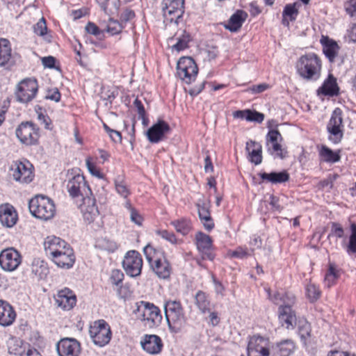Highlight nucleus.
Masks as SVG:
<instances>
[{
  "mask_svg": "<svg viewBox=\"0 0 356 356\" xmlns=\"http://www.w3.org/2000/svg\"><path fill=\"white\" fill-rule=\"evenodd\" d=\"M204 227L207 231H211L214 227V222L211 215L200 219Z\"/></svg>",
  "mask_w": 356,
  "mask_h": 356,
  "instance_id": "obj_64",
  "label": "nucleus"
},
{
  "mask_svg": "<svg viewBox=\"0 0 356 356\" xmlns=\"http://www.w3.org/2000/svg\"><path fill=\"white\" fill-rule=\"evenodd\" d=\"M135 13L134 10L126 8L120 15V23L122 24V25L127 24L128 22L131 21L135 17Z\"/></svg>",
  "mask_w": 356,
  "mask_h": 356,
  "instance_id": "obj_57",
  "label": "nucleus"
},
{
  "mask_svg": "<svg viewBox=\"0 0 356 356\" xmlns=\"http://www.w3.org/2000/svg\"><path fill=\"white\" fill-rule=\"evenodd\" d=\"M190 41V35L184 33L182 36L178 38L176 44L172 46V48L178 51L184 50L188 47V42Z\"/></svg>",
  "mask_w": 356,
  "mask_h": 356,
  "instance_id": "obj_50",
  "label": "nucleus"
},
{
  "mask_svg": "<svg viewBox=\"0 0 356 356\" xmlns=\"http://www.w3.org/2000/svg\"><path fill=\"white\" fill-rule=\"evenodd\" d=\"M195 245L198 251L202 254L203 259L212 261L214 259L211 252L212 239L209 235L202 232H197L195 235Z\"/></svg>",
  "mask_w": 356,
  "mask_h": 356,
  "instance_id": "obj_19",
  "label": "nucleus"
},
{
  "mask_svg": "<svg viewBox=\"0 0 356 356\" xmlns=\"http://www.w3.org/2000/svg\"><path fill=\"white\" fill-rule=\"evenodd\" d=\"M32 271L39 278L42 279L44 277V276L46 275L47 273L48 272V269L43 264H41L40 266H38L37 265H33V268H32Z\"/></svg>",
  "mask_w": 356,
  "mask_h": 356,
  "instance_id": "obj_61",
  "label": "nucleus"
},
{
  "mask_svg": "<svg viewBox=\"0 0 356 356\" xmlns=\"http://www.w3.org/2000/svg\"><path fill=\"white\" fill-rule=\"evenodd\" d=\"M170 131L169 124L163 120H159L147 131L146 135L152 143H157L163 140L165 135Z\"/></svg>",
  "mask_w": 356,
  "mask_h": 356,
  "instance_id": "obj_17",
  "label": "nucleus"
},
{
  "mask_svg": "<svg viewBox=\"0 0 356 356\" xmlns=\"http://www.w3.org/2000/svg\"><path fill=\"white\" fill-rule=\"evenodd\" d=\"M296 3H289L284 6L283 13H282V24L285 26H289V22L286 19L289 17V20L293 22L295 21L298 15V10L296 8Z\"/></svg>",
  "mask_w": 356,
  "mask_h": 356,
  "instance_id": "obj_39",
  "label": "nucleus"
},
{
  "mask_svg": "<svg viewBox=\"0 0 356 356\" xmlns=\"http://www.w3.org/2000/svg\"><path fill=\"white\" fill-rule=\"evenodd\" d=\"M267 293L269 299L276 305H289L296 302V296L291 292L276 291L271 294L270 290L268 289Z\"/></svg>",
  "mask_w": 356,
  "mask_h": 356,
  "instance_id": "obj_34",
  "label": "nucleus"
},
{
  "mask_svg": "<svg viewBox=\"0 0 356 356\" xmlns=\"http://www.w3.org/2000/svg\"><path fill=\"white\" fill-rule=\"evenodd\" d=\"M85 29L87 33L92 34L93 35H95V36H97L101 33V31L99 29V27L93 22H89L86 24Z\"/></svg>",
  "mask_w": 356,
  "mask_h": 356,
  "instance_id": "obj_63",
  "label": "nucleus"
},
{
  "mask_svg": "<svg viewBox=\"0 0 356 356\" xmlns=\"http://www.w3.org/2000/svg\"><path fill=\"white\" fill-rule=\"evenodd\" d=\"M10 171L13 179L22 184H29L34 177L33 165L28 161L15 162L11 166Z\"/></svg>",
  "mask_w": 356,
  "mask_h": 356,
  "instance_id": "obj_13",
  "label": "nucleus"
},
{
  "mask_svg": "<svg viewBox=\"0 0 356 356\" xmlns=\"http://www.w3.org/2000/svg\"><path fill=\"white\" fill-rule=\"evenodd\" d=\"M10 106V100L8 98L3 100L1 103H0V126L5 120V115L8 111V109Z\"/></svg>",
  "mask_w": 356,
  "mask_h": 356,
  "instance_id": "obj_60",
  "label": "nucleus"
},
{
  "mask_svg": "<svg viewBox=\"0 0 356 356\" xmlns=\"http://www.w3.org/2000/svg\"><path fill=\"white\" fill-rule=\"evenodd\" d=\"M243 15H247L242 10H237L233 14L227 23L225 25V28L231 32H236L242 26L243 22L245 20V17Z\"/></svg>",
  "mask_w": 356,
  "mask_h": 356,
  "instance_id": "obj_36",
  "label": "nucleus"
},
{
  "mask_svg": "<svg viewBox=\"0 0 356 356\" xmlns=\"http://www.w3.org/2000/svg\"><path fill=\"white\" fill-rule=\"evenodd\" d=\"M29 209L33 216L43 220L52 218L56 212L54 202L44 195H36L31 199Z\"/></svg>",
  "mask_w": 356,
  "mask_h": 356,
  "instance_id": "obj_5",
  "label": "nucleus"
},
{
  "mask_svg": "<svg viewBox=\"0 0 356 356\" xmlns=\"http://www.w3.org/2000/svg\"><path fill=\"white\" fill-rule=\"evenodd\" d=\"M299 75L307 81H316L321 76V60L313 53L302 56L296 64Z\"/></svg>",
  "mask_w": 356,
  "mask_h": 356,
  "instance_id": "obj_4",
  "label": "nucleus"
},
{
  "mask_svg": "<svg viewBox=\"0 0 356 356\" xmlns=\"http://www.w3.org/2000/svg\"><path fill=\"white\" fill-rule=\"evenodd\" d=\"M124 27V26L118 20L110 18L106 31L111 35H114L119 34Z\"/></svg>",
  "mask_w": 356,
  "mask_h": 356,
  "instance_id": "obj_46",
  "label": "nucleus"
},
{
  "mask_svg": "<svg viewBox=\"0 0 356 356\" xmlns=\"http://www.w3.org/2000/svg\"><path fill=\"white\" fill-rule=\"evenodd\" d=\"M350 231L351 233L346 251L348 254H354L356 253V223H351Z\"/></svg>",
  "mask_w": 356,
  "mask_h": 356,
  "instance_id": "obj_43",
  "label": "nucleus"
},
{
  "mask_svg": "<svg viewBox=\"0 0 356 356\" xmlns=\"http://www.w3.org/2000/svg\"><path fill=\"white\" fill-rule=\"evenodd\" d=\"M56 350L59 356H79L81 345L74 338H65L57 343Z\"/></svg>",
  "mask_w": 356,
  "mask_h": 356,
  "instance_id": "obj_16",
  "label": "nucleus"
},
{
  "mask_svg": "<svg viewBox=\"0 0 356 356\" xmlns=\"http://www.w3.org/2000/svg\"><path fill=\"white\" fill-rule=\"evenodd\" d=\"M246 151L248 152L249 161L255 165L262 162V147L260 143L250 140L246 143Z\"/></svg>",
  "mask_w": 356,
  "mask_h": 356,
  "instance_id": "obj_33",
  "label": "nucleus"
},
{
  "mask_svg": "<svg viewBox=\"0 0 356 356\" xmlns=\"http://www.w3.org/2000/svg\"><path fill=\"white\" fill-rule=\"evenodd\" d=\"M124 277V273L120 270L113 269L111 272L108 281L113 286L116 287L118 293H120V291L122 286Z\"/></svg>",
  "mask_w": 356,
  "mask_h": 356,
  "instance_id": "obj_42",
  "label": "nucleus"
},
{
  "mask_svg": "<svg viewBox=\"0 0 356 356\" xmlns=\"http://www.w3.org/2000/svg\"><path fill=\"white\" fill-rule=\"evenodd\" d=\"M296 345L291 339L282 340L272 346V356H290L295 350Z\"/></svg>",
  "mask_w": 356,
  "mask_h": 356,
  "instance_id": "obj_28",
  "label": "nucleus"
},
{
  "mask_svg": "<svg viewBox=\"0 0 356 356\" xmlns=\"http://www.w3.org/2000/svg\"><path fill=\"white\" fill-rule=\"evenodd\" d=\"M15 134L21 143L35 145L39 139V128L32 122H22L16 129Z\"/></svg>",
  "mask_w": 356,
  "mask_h": 356,
  "instance_id": "obj_8",
  "label": "nucleus"
},
{
  "mask_svg": "<svg viewBox=\"0 0 356 356\" xmlns=\"http://www.w3.org/2000/svg\"><path fill=\"white\" fill-rule=\"evenodd\" d=\"M81 200L83 204L80 205V209L83 219L88 223H91L99 215V210L96 205V200L92 195H88Z\"/></svg>",
  "mask_w": 356,
  "mask_h": 356,
  "instance_id": "obj_18",
  "label": "nucleus"
},
{
  "mask_svg": "<svg viewBox=\"0 0 356 356\" xmlns=\"http://www.w3.org/2000/svg\"><path fill=\"white\" fill-rule=\"evenodd\" d=\"M67 189L70 195L73 197H81V199L90 195L92 191L87 184L85 177L79 174L74 175L67 184Z\"/></svg>",
  "mask_w": 356,
  "mask_h": 356,
  "instance_id": "obj_11",
  "label": "nucleus"
},
{
  "mask_svg": "<svg viewBox=\"0 0 356 356\" xmlns=\"http://www.w3.org/2000/svg\"><path fill=\"white\" fill-rule=\"evenodd\" d=\"M306 293L309 301L312 302L316 301L321 296L320 289L314 284L307 285Z\"/></svg>",
  "mask_w": 356,
  "mask_h": 356,
  "instance_id": "obj_47",
  "label": "nucleus"
},
{
  "mask_svg": "<svg viewBox=\"0 0 356 356\" xmlns=\"http://www.w3.org/2000/svg\"><path fill=\"white\" fill-rule=\"evenodd\" d=\"M198 67L191 57L184 56L177 63V75L184 82L190 84L195 80Z\"/></svg>",
  "mask_w": 356,
  "mask_h": 356,
  "instance_id": "obj_7",
  "label": "nucleus"
},
{
  "mask_svg": "<svg viewBox=\"0 0 356 356\" xmlns=\"http://www.w3.org/2000/svg\"><path fill=\"white\" fill-rule=\"evenodd\" d=\"M156 234L160 236L163 239L166 240L167 241L170 242L172 244H176L177 243V238L175 234L172 232H168V230L163 229V230H158L156 231Z\"/></svg>",
  "mask_w": 356,
  "mask_h": 356,
  "instance_id": "obj_55",
  "label": "nucleus"
},
{
  "mask_svg": "<svg viewBox=\"0 0 356 356\" xmlns=\"http://www.w3.org/2000/svg\"><path fill=\"white\" fill-rule=\"evenodd\" d=\"M90 336L93 343L103 347L109 343L111 339V331L108 324L104 320L95 321L89 330Z\"/></svg>",
  "mask_w": 356,
  "mask_h": 356,
  "instance_id": "obj_9",
  "label": "nucleus"
},
{
  "mask_svg": "<svg viewBox=\"0 0 356 356\" xmlns=\"http://www.w3.org/2000/svg\"><path fill=\"white\" fill-rule=\"evenodd\" d=\"M270 88V86L267 83H263L258 85L252 86L249 88L247 91H250L253 94L261 93Z\"/></svg>",
  "mask_w": 356,
  "mask_h": 356,
  "instance_id": "obj_62",
  "label": "nucleus"
},
{
  "mask_svg": "<svg viewBox=\"0 0 356 356\" xmlns=\"http://www.w3.org/2000/svg\"><path fill=\"white\" fill-rule=\"evenodd\" d=\"M103 127L113 142L120 143L122 141V135L120 131L111 129L104 122L103 123Z\"/></svg>",
  "mask_w": 356,
  "mask_h": 356,
  "instance_id": "obj_52",
  "label": "nucleus"
},
{
  "mask_svg": "<svg viewBox=\"0 0 356 356\" xmlns=\"http://www.w3.org/2000/svg\"><path fill=\"white\" fill-rule=\"evenodd\" d=\"M294 304L281 305L278 308V317L282 326H285L286 329L294 328L296 324V315L292 307Z\"/></svg>",
  "mask_w": 356,
  "mask_h": 356,
  "instance_id": "obj_20",
  "label": "nucleus"
},
{
  "mask_svg": "<svg viewBox=\"0 0 356 356\" xmlns=\"http://www.w3.org/2000/svg\"><path fill=\"white\" fill-rule=\"evenodd\" d=\"M17 220V213L13 206L6 204L0 207V222L7 227H13Z\"/></svg>",
  "mask_w": 356,
  "mask_h": 356,
  "instance_id": "obj_27",
  "label": "nucleus"
},
{
  "mask_svg": "<svg viewBox=\"0 0 356 356\" xmlns=\"http://www.w3.org/2000/svg\"><path fill=\"white\" fill-rule=\"evenodd\" d=\"M47 25L44 17H42L34 26V33L38 35L42 36L47 33Z\"/></svg>",
  "mask_w": 356,
  "mask_h": 356,
  "instance_id": "obj_54",
  "label": "nucleus"
},
{
  "mask_svg": "<svg viewBox=\"0 0 356 356\" xmlns=\"http://www.w3.org/2000/svg\"><path fill=\"white\" fill-rule=\"evenodd\" d=\"M115 186L117 193L122 197L127 198L130 194L129 189L122 179L120 177L116 179L115 180Z\"/></svg>",
  "mask_w": 356,
  "mask_h": 356,
  "instance_id": "obj_49",
  "label": "nucleus"
},
{
  "mask_svg": "<svg viewBox=\"0 0 356 356\" xmlns=\"http://www.w3.org/2000/svg\"><path fill=\"white\" fill-rule=\"evenodd\" d=\"M133 313L143 322L144 327L153 329L159 327L162 321L160 309L152 302L141 300L136 302Z\"/></svg>",
  "mask_w": 356,
  "mask_h": 356,
  "instance_id": "obj_3",
  "label": "nucleus"
},
{
  "mask_svg": "<svg viewBox=\"0 0 356 356\" xmlns=\"http://www.w3.org/2000/svg\"><path fill=\"white\" fill-rule=\"evenodd\" d=\"M336 236L341 238L344 236V229L342 226L338 222H332L331 232L329 234L328 237Z\"/></svg>",
  "mask_w": 356,
  "mask_h": 356,
  "instance_id": "obj_53",
  "label": "nucleus"
},
{
  "mask_svg": "<svg viewBox=\"0 0 356 356\" xmlns=\"http://www.w3.org/2000/svg\"><path fill=\"white\" fill-rule=\"evenodd\" d=\"M321 42L323 45V51L325 56L330 63H334L339 50L338 44L327 36H323Z\"/></svg>",
  "mask_w": 356,
  "mask_h": 356,
  "instance_id": "obj_29",
  "label": "nucleus"
},
{
  "mask_svg": "<svg viewBox=\"0 0 356 356\" xmlns=\"http://www.w3.org/2000/svg\"><path fill=\"white\" fill-rule=\"evenodd\" d=\"M52 261L58 266L63 268H70L75 261L73 249L70 245L59 252L51 258Z\"/></svg>",
  "mask_w": 356,
  "mask_h": 356,
  "instance_id": "obj_22",
  "label": "nucleus"
},
{
  "mask_svg": "<svg viewBox=\"0 0 356 356\" xmlns=\"http://www.w3.org/2000/svg\"><path fill=\"white\" fill-rule=\"evenodd\" d=\"M342 113L341 108H336L327 124L328 139L334 144L339 143L343 136Z\"/></svg>",
  "mask_w": 356,
  "mask_h": 356,
  "instance_id": "obj_6",
  "label": "nucleus"
},
{
  "mask_svg": "<svg viewBox=\"0 0 356 356\" xmlns=\"http://www.w3.org/2000/svg\"><path fill=\"white\" fill-rule=\"evenodd\" d=\"M259 175L263 181H266L273 184H282L289 180V174L286 170L271 172L270 173L260 172Z\"/></svg>",
  "mask_w": 356,
  "mask_h": 356,
  "instance_id": "obj_35",
  "label": "nucleus"
},
{
  "mask_svg": "<svg viewBox=\"0 0 356 356\" xmlns=\"http://www.w3.org/2000/svg\"><path fill=\"white\" fill-rule=\"evenodd\" d=\"M16 313L13 307L7 302L0 300V325L7 327L13 323Z\"/></svg>",
  "mask_w": 356,
  "mask_h": 356,
  "instance_id": "obj_26",
  "label": "nucleus"
},
{
  "mask_svg": "<svg viewBox=\"0 0 356 356\" xmlns=\"http://www.w3.org/2000/svg\"><path fill=\"white\" fill-rule=\"evenodd\" d=\"M339 270L336 268L334 264H329V268L325 274L324 282L325 285L330 288L334 284L335 281L339 278Z\"/></svg>",
  "mask_w": 356,
  "mask_h": 356,
  "instance_id": "obj_41",
  "label": "nucleus"
},
{
  "mask_svg": "<svg viewBox=\"0 0 356 356\" xmlns=\"http://www.w3.org/2000/svg\"><path fill=\"white\" fill-rule=\"evenodd\" d=\"M171 225L175 227L177 232L183 236L187 235L191 230V222L186 218H181L171 222Z\"/></svg>",
  "mask_w": 356,
  "mask_h": 356,
  "instance_id": "obj_40",
  "label": "nucleus"
},
{
  "mask_svg": "<svg viewBox=\"0 0 356 356\" xmlns=\"http://www.w3.org/2000/svg\"><path fill=\"white\" fill-rule=\"evenodd\" d=\"M161 9L165 17L170 20L180 18L184 12V0H162Z\"/></svg>",
  "mask_w": 356,
  "mask_h": 356,
  "instance_id": "obj_15",
  "label": "nucleus"
},
{
  "mask_svg": "<svg viewBox=\"0 0 356 356\" xmlns=\"http://www.w3.org/2000/svg\"><path fill=\"white\" fill-rule=\"evenodd\" d=\"M122 266L127 275L136 277L140 275L143 268V259L136 250L129 251L122 261Z\"/></svg>",
  "mask_w": 356,
  "mask_h": 356,
  "instance_id": "obj_12",
  "label": "nucleus"
},
{
  "mask_svg": "<svg viewBox=\"0 0 356 356\" xmlns=\"http://www.w3.org/2000/svg\"><path fill=\"white\" fill-rule=\"evenodd\" d=\"M310 333L311 326L308 322L305 321L304 323H302V324L299 325L298 334L300 335L302 341H305L307 339L310 337Z\"/></svg>",
  "mask_w": 356,
  "mask_h": 356,
  "instance_id": "obj_51",
  "label": "nucleus"
},
{
  "mask_svg": "<svg viewBox=\"0 0 356 356\" xmlns=\"http://www.w3.org/2000/svg\"><path fill=\"white\" fill-rule=\"evenodd\" d=\"M268 339L259 335H254L249 341L247 349L253 350L261 356H270V350L266 347Z\"/></svg>",
  "mask_w": 356,
  "mask_h": 356,
  "instance_id": "obj_25",
  "label": "nucleus"
},
{
  "mask_svg": "<svg viewBox=\"0 0 356 356\" xmlns=\"http://www.w3.org/2000/svg\"><path fill=\"white\" fill-rule=\"evenodd\" d=\"M254 250L251 249L250 250H248V248H244L243 247H238L236 250H233L230 252V256L232 257L238 258L241 259H243L250 257L253 254Z\"/></svg>",
  "mask_w": 356,
  "mask_h": 356,
  "instance_id": "obj_48",
  "label": "nucleus"
},
{
  "mask_svg": "<svg viewBox=\"0 0 356 356\" xmlns=\"http://www.w3.org/2000/svg\"><path fill=\"white\" fill-rule=\"evenodd\" d=\"M282 140V137L280 131L277 129H270L266 136V145L269 147L272 144L278 143Z\"/></svg>",
  "mask_w": 356,
  "mask_h": 356,
  "instance_id": "obj_44",
  "label": "nucleus"
},
{
  "mask_svg": "<svg viewBox=\"0 0 356 356\" xmlns=\"http://www.w3.org/2000/svg\"><path fill=\"white\" fill-rule=\"evenodd\" d=\"M143 252L150 268L158 277L165 280L170 277L172 271L171 265L163 250L148 244L143 248Z\"/></svg>",
  "mask_w": 356,
  "mask_h": 356,
  "instance_id": "obj_2",
  "label": "nucleus"
},
{
  "mask_svg": "<svg viewBox=\"0 0 356 356\" xmlns=\"http://www.w3.org/2000/svg\"><path fill=\"white\" fill-rule=\"evenodd\" d=\"M163 308L165 318L170 332L174 334L180 332L187 322V318L180 301L165 300Z\"/></svg>",
  "mask_w": 356,
  "mask_h": 356,
  "instance_id": "obj_1",
  "label": "nucleus"
},
{
  "mask_svg": "<svg viewBox=\"0 0 356 356\" xmlns=\"http://www.w3.org/2000/svg\"><path fill=\"white\" fill-rule=\"evenodd\" d=\"M22 262V257L13 248L2 250L0 252V266L5 271H13Z\"/></svg>",
  "mask_w": 356,
  "mask_h": 356,
  "instance_id": "obj_14",
  "label": "nucleus"
},
{
  "mask_svg": "<svg viewBox=\"0 0 356 356\" xmlns=\"http://www.w3.org/2000/svg\"><path fill=\"white\" fill-rule=\"evenodd\" d=\"M267 147L268 152L274 156V157L280 158L281 159H283L286 157V154L287 153L286 151H284V149H282V145L280 143L272 144L269 147Z\"/></svg>",
  "mask_w": 356,
  "mask_h": 356,
  "instance_id": "obj_45",
  "label": "nucleus"
},
{
  "mask_svg": "<svg viewBox=\"0 0 356 356\" xmlns=\"http://www.w3.org/2000/svg\"><path fill=\"white\" fill-rule=\"evenodd\" d=\"M140 343L143 350L152 355L159 353L163 348L161 339L155 334H146Z\"/></svg>",
  "mask_w": 356,
  "mask_h": 356,
  "instance_id": "obj_24",
  "label": "nucleus"
},
{
  "mask_svg": "<svg viewBox=\"0 0 356 356\" xmlns=\"http://www.w3.org/2000/svg\"><path fill=\"white\" fill-rule=\"evenodd\" d=\"M194 299V303L201 314H205L211 311L212 303L209 294L206 292L199 290L195 293Z\"/></svg>",
  "mask_w": 356,
  "mask_h": 356,
  "instance_id": "obj_31",
  "label": "nucleus"
},
{
  "mask_svg": "<svg viewBox=\"0 0 356 356\" xmlns=\"http://www.w3.org/2000/svg\"><path fill=\"white\" fill-rule=\"evenodd\" d=\"M38 90L37 80L33 78H26L21 81L15 92L17 101L21 103L31 102L36 95Z\"/></svg>",
  "mask_w": 356,
  "mask_h": 356,
  "instance_id": "obj_10",
  "label": "nucleus"
},
{
  "mask_svg": "<svg viewBox=\"0 0 356 356\" xmlns=\"http://www.w3.org/2000/svg\"><path fill=\"white\" fill-rule=\"evenodd\" d=\"M55 300L59 307L68 311L76 305V297L72 290L65 288L58 292Z\"/></svg>",
  "mask_w": 356,
  "mask_h": 356,
  "instance_id": "obj_21",
  "label": "nucleus"
},
{
  "mask_svg": "<svg viewBox=\"0 0 356 356\" xmlns=\"http://www.w3.org/2000/svg\"><path fill=\"white\" fill-rule=\"evenodd\" d=\"M69 245L64 240L56 236H49L44 243L45 253L51 258Z\"/></svg>",
  "mask_w": 356,
  "mask_h": 356,
  "instance_id": "obj_23",
  "label": "nucleus"
},
{
  "mask_svg": "<svg viewBox=\"0 0 356 356\" xmlns=\"http://www.w3.org/2000/svg\"><path fill=\"white\" fill-rule=\"evenodd\" d=\"M264 119V115L256 111L249 110L247 115V121L261 123Z\"/></svg>",
  "mask_w": 356,
  "mask_h": 356,
  "instance_id": "obj_56",
  "label": "nucleus"
},
{
  "mask_svg": "<svg viewBox=\"0 0 356 356\" xmlns=\"http://www.w3.org/2000/svg\"><path fill=\"white\" fill-rule=\"evenodd\" d=\"M337 79L332 74H329L323 85L317 90L318 95L322 94L325 96H336L339 93Z\"/></svg>",
  "mask_w": 356,
  "mask_h": 356,
  "instance_id": "obj_30",
  "label": "nucleus"
},
{
  "mask_svg": "<svg viewBox=\"0 0 356 356\" xmlns=\"http://www.w3.org/2000/svg\"><path fill=\"white\" fill-rule=\"evenodd\" d=\"M27 343H24L22 340L12 339L8 345V353L15 356H24Z\"/></svg>",
  "mask_w": 356,
  "mask_h": 356,
  "instance_id": "obj_38",
  "label": "nucleus"
},
{
  "mask_svg": "<svg viewBox=\"0 0 356 356\" xmlns=\"http://www.w3.org/2000/svg\"><path fill=\"white\" fill-rule=\"evenodd\" d=\"M341 150L333 151L325 145H322L318 150V156L321 162L335 163L341 159Z\"/></svg>",
  "mask_w": 356,
  "mask_h": 356,
  "instance_id": "obj_32",
  "label": "nucleus"
},
{
  "mask_svg": "<svg viewBox=\"0 0 356 356\" xmlns=\"http://www.w3.org/2000/svg\"><path fill=\"white\" fill-rule=\"evenodd\" d=\"M11 47L8 40L0 38V67L8 64L11 59Z\"/></svg>",
  "mask_w": 356,
  "mask_h": 356,
  "instance_id": "obj_37",
  "label": "nucleus"
},
{
  "mask_svg": "<svg viewBox=\"0 0 356 356\" xmlns=\"http://www.w3.org/2000/svg\"><path fill=\"white\" fill-rule=\"evenodd\" d=\"M344 9L347 14L353 17L356 14V0H348L344 3Z\"/></svg>",
  "mask_w": 356,
  "mask_h": 356,
  "instance_id": "obj_59",
  "label": "nucleus"
},
{
  "mask_svg": "<svg viewBox=\"0 0 356 356\" xmlns=\"http://www.w3.org/2000/svg\"><path fill=\"white\" fill-rule=\"evenodd\" d=\"M91 159L89 157L86 159V166L90 172V173L98 178H102L103 175L100 172V171L96 168V166L91 162Z\"/></svg>",
  "mask_w": 356,
  "mask_h": 356,
  "instance_id": "obj_58",
  "label": "nucleus"
}]
</instances>
